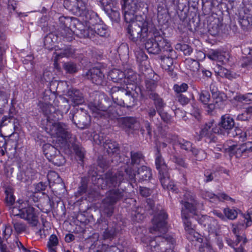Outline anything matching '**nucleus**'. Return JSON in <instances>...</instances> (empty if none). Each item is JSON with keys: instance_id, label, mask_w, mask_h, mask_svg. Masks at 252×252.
Masks as SVG:
<instances>
[{"instance_id": "f257e3e1", "label": "nucleus", "mask_w": 252, "mask_h": 252, "mask_svg": "<svg viewBox=\"0 0 252 252\" xmlns=\"http://www.w3.org/2000/svg\"><path fill=\"white\" fill-rule=\"evenodd\" d=\"M126 175L122 170L116 173L108 171L105 174L104 181L110 189L106 193V196L102 201V207L104 213L110 217L113 213L114 205L126 196V189L120 188L122 182H129L131 185L136 181L135 175L131 169L126 168ZM104 180L98 178V182Z\"/></svg>"}, {"instance_id": "f03ea898", "label": "nucleus", "mask_w": 252, "mask_h": 252, "mask_svg": "<svg viewBox=\"0 0 252 252\" xmlns=\"http://www.w3.org/2000/svg\"><path fill=\"white\" fill-rule=\"evenodd\" d=\"M123 3L122 8L125 21L131 23L127 28L129 38L135 42H144L150 34L149 32L148 22L136 21L135 14L138 11H142L143 13L147 12L148 7L146 4L140 0H122Z\"/></svg>"}, {"instance_id": "7ed1b4c3", "label": "nucleus", "mask_w": 252, "mask_h": 252, "mask_svg": "<svg viewBox=\"0 0 252 252\" xmlns=\"http://www.w3.org/2000/svg\"><path fill=\"white\" fill-rule=\"evenodd\" d=\"M167 215L164 211H159L154 216L152 220L153 226L149 229L151 233L156 235L154 239L146 237L141 238V241L147 245V252H163V250L161 249L166 244L172 245L175 244V240L172 237H161V235L167 230Z\"/></svg>"}, {"instance_id": "20e7f679", "label": "nucleus", "mask_w": 252, "mask_h": 252, "mask_svg": "<svg viewBox=\"0 0 252 252\" xmlns=\"http://www.w3.org/2000/svg\"><path fill=\"white\" fill-rule=\"evenodd\" d=\"M181 203L183 205L181 216L185 229L190 237H195V225L189 220L190 217L196 215L197 202L194 195L191 192H186L184 194V200H182Z\"/></svg>"}, {"instance_id": "39448f33", "label": "nucleus", "mask_w": 252, "mask_h": 252, "mask_svg": "<svg viewBox=\"0 0 252 252\" xmlns=\"http://www.w3.org/2000/svg\"><path fill=\"white\" fill-rule=\"evenodd\" d=\"M111 100L105 97L98 103L89 105L93 116L95 118H107L110 119H118L122 114L121 108L115 104H111Z\"/></svg>"}, {"instance_id": "423d86ee", "label": "nucleus", "mask_w": 252, "mask_h": 252, "mask_svg": "<svg viewBox=\"0 0 252 252\" xmlns=\"http://www.w3.org/2000/svg\"><path fill=\"white\" fill-rule=\"evenodd\" d=\"M35 203L33 197H30L26 202H23L19 208L14 207L12 210L14 216H19L27 220L32 226H36L38 223V216L33 206Z\"/></svg>"}, {"instance_id": "0eeeda50", "label": "nucleus", "mask_w": 252, "mask_h": 252, "mask_svg": "<svg viewBox=\"0 0 252 252\" xmlns=\"http://www.w3.org/2000/svg\"><path fill=\"white\" fill-rule=\"evenodd\" d=\"M64 7L76 16L82 17L83 20L89 22L96 18L97 14L90 10L87 3L82 0H65Z\"/></svg>"}, {"instance_id": "6e6552de", "label": "nucleus", "mask_w": 252, "mask_h": 252, "mask_svg": "<svg viewBox=\"0 0 252 252\" xmlns=\"http://www.w3.org/2000/svg\"><path fill=\"white\" fill-rule=\"evenodd\" d=\"M46 131L52 136L60 138L63 141L72 143L76 140L75 136L67 130V126L62 123H54L48 124L46 128Z\"/></svg>"}, {"instance_id": "1a4fd4ad", "label": "nucleus", "mask_w": 252, "mask_h": 252, "mask_svg": "<svg viewBox=\"0 0 252 252\" xmlns=\"http://www.w3.org/2000/svg\"><path fill=\"white\" fill-rule=\"evenodd\" d=\"M172 140L174 144H179L181 149L187 152H191L196 158V160H201L205 158L206 154L204 151L193 147L192 144L190 141L179 138L176 135L172 136Z\"/></svg>"}, {"instance_id": "9d476101", "label": "nucleus", "mask_w": 252, "mask_h": 252, "mask_svg": "<svg viewBox=\"0 0 252 252\" xmlns=\"http://www.w3.org/2000/svg\"><path fill=\"white\" fill-rule=\"evenodd\" d=\"M218 129L217 126L214 124V120L206 122L202 126L199 134L197 137V139L199 141L203 137H205L209 140V142H215L217 138L214 134L217 133L219 134Z\"/></svg>"}, {"instance_id": "9b49d317", "label": "nucleus", "mask_w": 252, "mask_h": 252, "mask_svg": "<svg viewBox=\"0 0 252 252\" xmlns=\"http://www.w3.org/2000/svg\"><path fill=\"white\" fill-rule=\"evenodd\" d=\"M177 58V54L175 50L165 53L161 57V65L163 69L167 71L170 76L172 78L176 77L177 74L174 71L173 60Z\"/></svg>"}, {"instance_id": "f8f14e48", "label": "nucleus", "mask_w": 252, "mask_h": 252, "mask_svg": "<svg viewBox=\"0 0 252 252\" xmlns=\"http://www.w3.org/2000/svg\"><path fill=\"white\" fill-rule=\"evenodd\" d=\"M93 32L100 36H106L108 34V31L105 26L100 24H96L94 26L93 28L88 30L77 29L73 32L80 38L87 37L91 38L90 34H93Z\"/></svg>"}, {"instance_id": "ddd939ff", "label": "nucleus", "mask_w": 252, "mask_h": 252, "mask_svg": "<svg viewBox=\"0 0 252 252\" xmlns=\"http://www.w3.org/2000/svg\"><path fill=\"white\" fill-rule=\"evenodd\" d=\"M129 87L127 84L122 86H114L112 88L113 93L120 92L123 94L124 101V107L127 108L131 107L134 105V93L133 91L129 90Z\"/></svg>"}, {"instance_id": "4468645a", "label": "nucleus", "mask_w": 252, "mask_h": 252, "mask_svg": "<svg viewBox=\"0 0 252 252\" xmlns=\"http://www.w3.org/2000/svg\"><path fill=\"white\" fill-rule=\"evenodd\" d=\"M126 159L124 158L123 162L126 164V165L124 167V171L123 172L126 175L125 169L126 168L131 169L133 172L135 174V172L133 169L132 166L134 165H138L143 164L144 162V156L140 151H131L130 152V159L127 157H125Z\"/></svg>"}, {"instance_id": "2eb2a0df", "label": "nucleus", "mask_w": 252, "mask_h": 252, "mask_svg": "<svg viewBox=\"0 0 252 252\" xmlns=\"http://www.w3.org/2000/svg\"><path fill=\"white\" fill-rule=\"evenodd\" d=\"M69 118L80 129L86 128L89 125L91 121L90 116L82 111H78L75 113L70 112Z\"/></svg>"}, {"instance_id": "dca6fc26", "label": "nucleus", "mask_w": 252, "mask_h": 252, "mask_svg": "<svg viewBox=\"0 0 252 252\" xmlns=\"http://www.w3.org/2000/svg\"><path fill=\"white\" fill-rule=\"evenodd\" d=\"M86 76L92 83L97 85L105 86L106 85V78L100 68L94 67L90 69L86 73Z\"/></svg>"}, {"instance_id": "f3484780", "label": "nucleus", "mask_w": 252, "mask_h": 252, "mask_svg": "<svg viewBox=\"0 0 252 252\" xmlns=\"http://www.w3.org/2000/svg\"><path fill=\"white\" fill-rule=\"evenodd\" d=\"M235 126L234 119L229 115L225 114L221 116L220 121L217 126L219 134L225 135L229 133Z\"/></svg>"}, {"instance_id": "a211bd4d", "label": "nucleus", "mask_w": 252, "mask_h": 252, "mask_svg": "<svg viewBox=\"0 0 252 252\" xmlns=\"http://www.w3.org/2000/svg\"><path fill=\"white\" fill-rule=\"evenodd\" d=\"M119 123L121 126L128 132L133 133L139 130L140 122L134 117H126L119 119Z\"/></svg>"}, {"instance_id": "6ab92c4d", "label": "nucleus", "mask_w": 252, "mask_h": 252, "mask_svg": "<svg viewBox=\"0 0 252 252\" xmlns=\"http://www.w3.org/2000/svg\"><path fill=\"white\" fill-rule=\"evenodd\" d=\"M100 2L111 18L117 20L120 18V13L116 7L117 0H100Z\"/></svg>"}, {"instance_id": "aec40b11", "label": "nucleus", "mask_w": 252, "mask_h": 252, "mask_svg": "<svg viewBox=\"0 0 252 252\" xmlns=\"http://www.w3.org/2000/svg\"><path fill=\"white\" fill-rule=\"evenodd\" d=\"M158 178L162 187L173 192H177L178 188L174 182L170 180L167 171L158 173Z\"/></svg>"}, {"instance_id": "412c9836", "label": "nucleus", "mask_w": 252, "mask_h": 252, "mask_svg": "<svg viewBox=\"0 0 252 252\" xmlns=\"http://www.w3.org/2000/svg\"><path fill=\"white\" fill-rule=\"evenodd\" d=\"M202 195L203 198L206 200H210L211 202H215L217 201L234 202V200L224 193H220L215 194L212 192L204 191L202 192Z\"/></svg>"}, {"instance_id": "4be33fe9", "label": "nucleus", "mask_w": 252, "mask_h": 252, "mask_svg": "<svg viewBox=\"0 0 252 252\" xmlns=\"http://www.w3.org/2000/svg\"><path fill=\"white\" fill-rule=\"evenodd\" d=\"M153 35L155 36L156 38V42H157V44L159 48V52H162L163 54H164L165 53L171 51V50H174L167 39L164 38L159 32H154Z\"/></svg>"}, {"instance_id": "5701e85b", "label": "nucleus", "mask_w": 252, "mask_h": 252, "mask_svg": "<svg viewBox=\"0 0 252 252\" xmlns=\"http://www.w3.org/2000/svg\"><path fill=\"white\" fill-rule=\"evenodd\" d=\"M242 53L246 56L242 57L241 66L248 69L252 68V48L244 47L242 48Z\"/></svg>"}, {"instance_id": "b1692460", "label": "nucleus", "mask_w": 252, "mask_h": 252, "mask_svg": "<svg viewBox=\"0 0 252 252\" xmlns=\"http://www.w3.org/2000/svg\"><path fill=\"white\" fill-rule=\"evenodd\" d=\"M119 231V227L116 223L113 222L108 225L106 228L102 233V238L104 240H112L117 235Z\"/></svg>"}, {"instance_id": "393cba45", "label": "nucleus", "mask_w": 252, "mask_h": 252, "mask_svg": "<svg viewBox=\"0 0 252 252\" xmlns=\"http://www.w3.org/2000/svg\"><path fill=\"white\" fill-rule=\"evenodd\" d=\"M109 76L114 82L120 83L121 85L124 83L125 85L128 83V78H126L125 73L117 69L112 70L109 73Z\"/></svg>"}, {"instance_id": "a878e982", "label": "nucleus", "mask_w": 252, "mask_h": 252, "mask_svg": "<svg viewBox=\"0 0 252 252\" xmlns=\"http://www.w3.org/2000/svg\"><path fill=\"white\" fill-rule=\"evenodd\" d=\"M135 175H136L135 173ZM137 176V178L135 177L136 180H138L139 182L148 181L152 178V171L147 166H142L138 169Z\"/></svg>"}, {"instance_id": "bb28decb", "label": "nucleus", "mask_w": 252, "mask_h": 252, "mask_svg": "<svg viewBox=\"0 0 252 252\" xmlns=\"http://www.w3.org/2000/svg\"><path fill=\"white\" fill-rule=\"evenodd\" d=\"M67 95L71 99V101L73 105H78L84 102L82 94L78 90L72 89L69 90Z\"/></svg>"}, {"instance_id": "cd10ccee", "label": "nucleus", "mask_w": 252, "mask_h": 252, "mask_svg": "<svg viewBox=\"0 0 252 252\" xmlns=\"http://www.w3.org/2000/svg\"><path fill=\"white\" fill-rule=\"evenodd\" d=\"M155 164L158 173L167 171V166L162 157L158 147H157V152L155 155Z\"/></svg>"}, {"instance_id": "c85d7f7f", "label": "nucleus", "mask_w": 252, "mask_h": 252, "mask_svg": "<svg viewBox=\"0 0 252 252\" xmlns=\"http://www.w3.org/2000/svg\"><path fill=\"white\" fill-rule=\"evenodd\" d=\"M145 48L149 53L157 54L159 53V48L157 42H156L155 36L154 37L152 36L148 39L145 44Z\"/></svg>"}, {"instance_id": "c756f323", "label": "nucleus", "mask_w": 252, "mask_h": 252, "mask_svg": "<svg viewBox=\"0 0 252 252\" xmlns=\"http://www.w3.org/2000/svg\"><path fill=\"white\" fill-rule=\"evenodd\" d=\"M212 97L213 102L219 106V109L223 108L224 105V101L226 99V96L224 93L220 92H215L214 90H212Z\"/></svg>"}, {"instance_id": "7c9ffc66", "label": "nucleus", "mask_w": 252, "mask_h": 252, "mask_svg": "<svg viewBox=\"0 0 252 252\" xmlns=\"http://www.w3.org/2000/svg\"><path fill=\"white\" fill-rule=\"evenodd\" d=\"M225 55V52H222L221 51L211 50L207 55V57L210 60L223 63L228 60V58H226Z\"/></svg>"}, {"instance_id": "2f4dec72", "label": "nucleus", "mask_w": 252, "mask_h": 252, "mask_svg": "<svg viewBox=\"0 0 252 252\" xmlns=\"http://www.w3.org/2000/svg\"><path fill=\"white\" fill-rule=\"evenodd\" d=\"M43 152L46 158L50 161L60 154L58 151L54 146L49 144H45L43 146Z\"/></svg>"}, {"instance_id": "473e14b6", "label": "nucleus", "mask_w": 252, "mask_h": 252, "mask_svg": "<svg viewBox=\"0 0 252 252\" xmlns=\"http://www.w3.org/2000/svg\"><path fill=\"white\" fill-rule=\"evenodd\" d=\"M68 146L71 145L74 152L76 154L78 159L80 161L79 163L81 165L83 164V159L84 158L85 151L83 148L79 144L75 143V140L72 143H68Z\"/></svg>"}, {"instance_id": "72a5a7b5", "label": "nucleus", "mask_w": 252, "mask_h": 252, "mask_svg": "<svg viewBox=\"0 0 252 252\" xmlns=\"http://www.w3.org/2000/svg\"><path fill=\"white\" fill-rule=\"evenodd\" d=\"M225 151L230 155H235L237 158L241 157L243 153H246L243 144L240 145L234 144L229 146L225 148Z\"/></svg>"}, {"instance_id": "f704fd0d", "label": "nucleus", "mask_w": 252, "mask_h": 252, "mask_svg": "<svg viewBox=\"0 0 252 252\" xmlns=\"http://www.w3.org/2000/svg\"><path fill=\"white\" fill-rule=\"evenodd\" d=\"M149 96L150 98L154 100L157 111L158 112L162 110L165 106V103H164L163 99L159 95L155 93H150Z\"/></svg>"}, {"instance_id": "c9c22d12", "label": "nucleus", "mask_w": 252, "mask_h": 252, "mask_svg": "<svg viewBox=\"0 0 252 252\" xmlns=\"http://www.w3.org/2000/svg\"><path fill=\"white\" fill-rule=\"evenodd\" d=\"M15 114V109L13 108H10L7 115H3L0 119V128L6 126L14 119Z\"/></svg>"}, {"instance_id": "e433bc0d", "label": "nucleus", "mask_w": 252, "mask_h": 252, "mask_svg": "<svg viewBox=\"0 0 252 252\" xmlns=\"http://www.w3.org/2000/svg\"><path fill=\"white\" fill-rule=\"evenodd\" d=\"M59 245V240L55 234H52L47 243V247L50 252H57V247Z\"/></svg>"}, {"instance_id": "4c0bfd02", "label": "nucleus", "mask_w": 252, "mask_h": 252, "mask_svg": "<svg viewBox=\"0 0 252 252\" xmlns=\"http://www.w3.org/2000/svg\"><path fill=\"white\" fill-rule=\"evenodd\" d=\"M141 134L144 136L145 131H147V134L151 137L152 136V127L150 123L147 120H143L141 123H140V127L139 129Z\"/></svg>"}, {"instance_id": "58836bf2", "label": "nucleus", "mask_w": 252, "mask_h": 252, "mask_svg": "<svg viewBox=\"0 0 252 252\" xmlns=\"http://www.w3.org/2000/svg\"><path fill=\"white\" fill-rule=\"evenodd\" d=\"M216 74L221 77H225L230 79L231 75L229 70L222 67L221 65L217 64L214 67Z\"/></svg>"}, {"instance_id": "ea45409f", "label": "nucleus", "mask_w": 252, "mask_h": 252, "mask_svg": "<svg viewBox=\"0 0 252 252\" xmlns=\"http://www.w3.org/2000/svg\"><path fill=\"white\" fill-rule=\"evenodd\" d=\"M184 63L187 68L193 72L198 70L199 68V63L196 60L188 58Z\"/></svg>"}, {"instance_id": "a19ab883", "label": "nucleus", "mask_w": 252, "mask_h": 252, "mask_svg": "<svg viewBox=\"0 0 252 252\" xmlns=\"http://www.w3.org/2000/svg\"><path fill=\"white\" fill-rule=\"evenodd\" d=\"M5 202L8 206H11L15 202V197L13 195V189L10 186H7L5 189Z\"/></svg>"}, {"instance_id": "79ce46f5", "label": "nucleus", "mask_w": 252, "mask_h": 252, "mask_svg": "<svg viewBox=\"0 0 252 252\" xmlns=\"http://www.w3.org/2000/svg\"><path fill=\"white\" fill-rule=\"evenodd\" d=\"M104 148L109 154L116 153L118 150V144L115 141L108 140L104 145Z\"/></svg>"}, {"instance_id": "37998d69", "label": "nucleus", "mask_w": 252, "mask_h": 252, "mask_svg": "<svg viewBox=\"0 0 252 252\" xmlns=\"http://www.w3.org/2000/svg\"><path fill=\"white\" fill-rule=\"evenodd\" d=\"M32 174L29 169L21 172L17 175V179L22 182L26 183L32 180Z\"/></svg>"}, {"instance_id": "c03bdc74", "label": "nucleus", "mask_w": 252, "mask_h": 252, "mask_svg": "<svg viewBox=\"0 0 252 252\" xmlns=\"http://www.w3.org/2000/svg\"><path fill=\"white\" fill-rule=\"evenodd\" d=\"M239 225H237L235 227H234L232 231L235 234L236 239L235 240V244L236 246L241 242H243V244L245 245L247 242V239L245 235L240 236L239 235Z\"/></svg>"}, {"instance_id": "a18cd8bd", "label": "nucleus", "mask_w": 252, "mask_h": 252, "mask_svg": "<svg viewBox=\"0 0 252 252\" xmlns=\"http://www.w3.org/2000/svg\"><path fill=\"white\" fill-rule=\"evenodd\" d=\"M14 230L18 234H21L26 230V224L21 221H16L13 220L12 221Z\"/></svg>"}, {"instance_id": "49530a36", "label": "nucleus", "mask_w": 252, "mask_h": 252, "mask_svg": "<svg viewBox=\"0 0 252 252\" xmlns=\"http://www.w3.org/2000/svg\"><path fill=\"white\" fill-rule=\"evenodd\" d=\"M238 209L226 208L224 209L223 213L227 219L234 220L238 216Z\"/></svg>"}, {"instance_id": "de8ad7c7", "label": "nucleus", "mask_w": 252, "mask_h": 252, "mask_svg": "<svg viewBox=\"0 0 252 252\" xmlns=\"http://www.w3.org/2000/svg\"><path fill=\"white\" fill-rule=\"evenodd\" d=\"M170 5H176L179 10H183L187 2V0H164Z\"/></svg>"}, {"instance_id": "09e8293b", "label": "nucleus", "mask_w": 252, "mask_h": 252, "mask_svg": "<svg viewBox=\"0 0 252 252\" xmlns=\"http://www.w3.org/2000/svg\"><path fill=\"white\" fill-rule=\"evenodd\" d=\"M63 68L69 73H75L78 70L76 64L71 62L64 63L63 64Z\"/></svg>"}, {"instance_id": "8fccbe9b", "label": "nucleus", "mask_w": 252, "mask_h": 252, "mask_svg": "<svg viewBox=\"0 0 252 252\" xmlns=\"http://www.w3.org/2000/svg\"><path fill=\"white\" fill-rule=\"evenodd\" d=\"M252 114V106H250L243 113L239 114L236 118V120L238 121H247Z\"/></svg>"}, {"instance_id": "3c124183", "label": "nucleus", "mask_w": 252, "mask_h": 252, "mask_svg": "<svg viewBox=\"0 0 252 252\" xmlns=\"http://www.w3.org/2000/svg\"><path fill=\"white\" fill-rule=\"evenodd\" d=\"M242 215L245 220L246 221V223L244 224V223L241 224L239 222L237 225H242L243 227L246 228L250 226L252 224V212L248 211L246 214H244Z\"/></svg>"}, {"instance_id": "603ef678", "label": "nucleus", "mask_w": 252, "mask_h": 252, "mask_svg": "<svg viewBox=\"0 0 252 252\" xmlns=\"http://www.w3.org/2000/svg\"><path fill=\"white\" fill-rule=\"evenodd\" d=\"M234 99L239 102L245 101L248 102L252 101V93H247L245 94H237L234 97Z\"/></svg>"}, {"instance_id": "864d4df0", "label": "nucleus", "mask_w": 252, "mask_h": 252, "mask_svg": "<svg viewBox=\"0 0 252 252\" xmlns=\"http://www.w3.org/2000/svg\"><path fill=\"white\" fill-rule=\"evenodd\" d=\"M171 159L173 162L179 166L184 168H187L188 164L182 158L174 155Z\"/></svg>"}, {"instance_id": "5fc2aeb1", "label": "nucleus", "mask_w": 252, "mask_h": 252, "mask_svg": "<svg viewBox=\"0 0 252 252\" xmlns=\"http://www.w3.org/2000/svg\"><path fill=\"white\" fill-rule=\"evenodd\" d=\"M146 91L151 93H154L157 86V82L153 79H147L145 82Z\"/></svg>"}, {"instance_id": "6e6d98bb", "label": "nucleus", "mask_w": 252, "mask_h": 252, "mask_svg": "<svg viewBox=\"0 0 252 252\" xmlns=\"http://www.w3.org/2000/svg\"><path fill=\"white\" fill-rule=\"evenodd\" d=\"M210 98V95L207 91L202 90L199 94V100L204 105L207 104Z\"/></svg>"}, {"instance_id": "4d7b16f0", "label": "nucleus", "mask_w": 252, "mask_h": 252, "mask_svg": "<svg viewBox=\"0 0 252 252\" xmlns=\"http://www.w3.org/2000/svg\"><path fill=\"white\" fill-rule=\"evenodd\" d=\"M94 139L95 143L98 145H102L104 146V144L108 139H106V136L103 133H99L95 134L94 136Z\"/></svg>"}, {"instance_id": "13d9d810", "label": "nucleus", "mask_w": 252, "mask_h": 252, "mask_svg": "<svg viewBox=\"0 0 252 252\" xmlns=\"http://www.w3.org/2000/svg\"><path fill=\"white\" fill-rule=\"evenodd\" d=\"M50 161L53 162L55 165H56L58 166H61L63 165L65 162V158L60 155L58 154L56 156L53 158L52 160H50Z\"/></svg>"}, {"instance_id": "bf43d9fd", "label": "nucleus", "mask_w": 252, "mask_h": 252, "mask_svg": "<svg viewBox=\"0 0 252 252\" xmlns=\"http://www.w3.org/2000/svg\"><path fill=\"white\" fill-rule=\"evenodd\" d=\"M188 85L187 84L183 83L181 85L175 84L173 86V90L178 94L181 93L185 92L188 89Z\"/></svg>"}, {"instance_id": "052dcab7", "label": "nucleus", "mask_w": 252, "mask_h": 252, "mask_svg": "<svg viewBox=\"0 0 252 252\" xmlns=\"http://www.w3.org/2000/svg\"><path fill=\"white\" fill-rule=\"evenodd\" d=\"M47 178L50 182L59 183L61 181L59 175L54 171L50 172L47 175Z\"/></svg>"}, {"instance_id": "680f3d73", "label": "nucleus", "mask_w": 252, "mask_h": 252, "mask_svg": "<svg viewBox=\"0 0 252 252\" xmlns=\"http://www.w3.org/2000/svg\"><path fill=\"white\" fill-rule=\"evenodd\" d=\"M198 223L201 225H203L205 227L207 226V223L210 220H213L212 217H210L208 216H202L200 217L197 216L195 218Z\"/></svg>"}, {"instance_id": "e2e57ef3", "label": "nucleus", "mask_w": 252, "mask_h": 252, "mask_svg": "<svg viewBox=\"0 0 252 252\" xmlns=\"http://www.w3.org/2000/svg\"><path fill=\"white\" fill-rule=\"evenodd\" d=\"M42 110L45 115L48 116L52 111L55 110L54 107L50 104H42Z\"/></svg>"}, {"instance_id": "0e129e2a", "label": "nucleus", "mask_w": 252, "mask_h": 252, "mask_svg": "<svg viewBox=\"0 0 252 252\" xmlns=\"http://www.w3.org/2000/svg\"><path fill=\"white\" fill-rule=\"evenodd\" d=\"M52 35V34L47 35L44 39V46L49 50H51L53 48V41L51 37Z\"/></svg>"}, {"instance_id": "69168bd1", "label": "nucleus", "mask_w": 252, "mask_h": 252, "mask_svg": "<svg viewBox=\"0 0 252 252\" xmlns=\"http://www.w3.org/2000/svg\"><path fill=\"white\" fill-rule=\"evenodd\" d=\"M180 49L186 56H189L192 52V49L187 44H178Z\"/></svg>"}, {"instance_id": "338daca9", "label": "nucleus", "mask_w": 252, "mask_h": 252, "mask_svg": "<svg viewBox=\"0 0 252 252\" xmlns=\"http://www.w3.org/2000/svg\"><path fill=\"white\" fill-rule=\"evenodd\" d=\"M190 114L193 116L195 118L198 120L200 119V110L196 105L193 104L191 105Z\"/></svg>"}, {"instance_id": "774afa93", "label": "nucleus", "mask_w": 252, "mask_h": 252, "mask_svg": "<svg viewBox=\"0 0 252 252\" xmlns=\"http://www.w3.org/2000/svg\"><path fill=\"white\" fill-rule=\"evenodd\" d=\"M135 55L136 57L137 62L140 63L146 61L148 58L144 52L141 50H139L135 52Z\"/></svg>"}]
</instances>
